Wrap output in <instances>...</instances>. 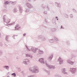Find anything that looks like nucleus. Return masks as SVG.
<instances>
[{"instance_id": "f257e3e1", "label": "nucleus", "mask_w": 77, "mask_h": 77, "mask_svg": "<svg viewBox=\"0 0 77 77\" xmlns=\"http://www.w3.org/2000/svg\"><path fill=\"white\" fill-rule=\"evenodd\" d=\"M29 70L30 72L32 73H38L39 72V68L36 66H34L31 67L29 69Z\"/></svg>"}, {"instance_id": "f03ea898", "label": "nucleus", "mask_w": 77, "mask_h": 77, "mask_svg": "<svg viewBox=\"0 0 77 77\" xmlns=\"http://www.w3.org/2000/svg\"><path fill=\"white\" fill-rule=\"evenodd\" d=\"M77 71V69L75 68H70L69 69V72H71L72 74H74Z\"/></svg>"}, {"instance_id": "7ed1b4c3", "label": "nucleus", "mask_w": 77, "mask_h": 77, "mask_svg": "<svg viewBox=\"0 0 77 77\" xmlns=\"http://www.w3.org/2000/svg\"><path fill=\"white\" fill-rule=\"evenodd\" d=\"M45 65H46L47 66L48 68H50V69H53L55 68V67L53 66H51L48 65V64L47 63V61H45Z\"/></svg>"}, {"instance_id": "20e7f679", "label": "nucleus", "mask_w": 77, "mask_h": 77, "mask_svg": "<svg viewBox=\"0 0 77 77\" xmlns=\"http://www.w3.org/2000/svg\"><path fill=\"white\" fill-rule=\"evenodd\" d=\"M38 38L39 39H41L42 41H45V38L42 35H40L38 36Z\"/></svg>"}, {"instance_id": "39448f33", "label": "nucleus", "mask_w": 77, "mask_h": 77, "mask_svg": "<svg viewBox=\"0 0 77 77\" xmlns=\"http://www.w3.org/2000/svg\"><path fill=\"white\" fill-rule=\"evenodd\" d=\"M57 62H59V63H60V65L62 64L63 62V60L62 58H61L60 57L58 59Z\"/></svg>"}, {"instance_id": "423d86ee", "label": "nucleus", "mask_w": 77, "mask_h": 77, "mask_svg": "<svg viewBox=\"0 0 77 77\" xmlns=\"http://www.w3.org/2000/svg\"><path fill=\"white\" fill-rule=\"evenodd\" d=\"M26 6L27 8L29 9H32V8H33V5L29 3H27L26 4Z\"/></svg>"}, {"instance_id": "0eeeda50", "label": "nucleus", "mask_w": 77, "mask_h": 77, "mask_svg": "<svg viewBox=\"0 0 77 77\" xmlns=\"http://www.w3.org/2000/svg\"><path fill=\"white\" fill-rule=\"evenodd\" d=\"M55 5L57 8H60L62 6L60 3H57V2H55Z\"/></svg>"}, {"instance_id": "6e6552de", "label": "nucleus", "mask_w": 77, "mask_h": 77, "mask_svg": "<svg viewBox=\"0 0 77 77\" xmlns=\"http://www.w3.org/2000/svg\"><path fill=\"white\" fill-rule=\"evenodd\" d=\"M38 62H39L40 63H43V64H45V62H44V59L43 58H40L38 60Z\"/></svg>"}, {"instance_id": "1a4fd4ad", "label": "nucleus", "mask_w": 77, "mask_h": 77, "mask_svg": "<svg viewBox=\"0 0 77 77\" xmlns=\"http://www.w3.org/2000/svg\"><path fill=\"white\" fill-rule=\"evenodd\" d=\"M38 50V49H37L36 48H35L33 47H32L31 48V51H32L33 52V53H35L36 51V50Z\"/></svg>"}, {"instance_id": "9d476101", "label": "nucleus", "mask_w": 77, "mask_h": 77, "mask_svg": "<svg viewBox=\"0 0 77 77\" xmlns=\"http://www.w3.org/2000/svg\"><path fill=\"white\" fill-rule=\"evenodd\" d=\"M15 30H18L19 29H20V26L19 24H17L15 27Z\"/></svg>"}, {"instance_id": "9b49d317", "label": "nucleus", "mask_w": 77, "mask_h": 77, "mask_svg": "<svg viewBox=\"0 0 77 77\" xmlns=\"http://www.w3.org/2000/svg\"><path fill=\"white\" fill-rule=\"evenodd\" d=\"M67 63L69 64H70V65H73V64H74V62L71 61L70 60H67Z\"/></svg>"}, {"instance_id": "f8f14e48", "label": "nucleus", "mask_w": 77, "mask_h": 77, "mask_svg": "<svg viewBox=\"0 0 77 77\" xmlns=\"http://www.w3.org/2000/svg\"><path fill=\"white\" fill-rule=\"evenodd\" d=\"M62 73L64 74H67V72H66V69H65V68H63V69H62Z\"/></svg>"}, {"instance_id": "ddd939ff", "label": "nucleus", "mask_w": 77, "mask_h": 77, "mask_svg": "<svg viewBox=\"0 0 77 77\" xmlns=\"http://www.w3.org/2000/svg\"><path fill=\"white\" fill-rule=\"evenodd\" d=\"M19 11L20 12V13H22L23 12V8L21 6H20L19 7Z\"/></svg>"}, {"instance_id": "4468645a", "label": "nucleus", "mask_w": 77, "mask_h": 77, "mask_svg": "<svg viewBox=\"0 0 77 77\" xmlns=\"http://www.w3.org/2000/svg\"><path fill=\"white\" fill-rule=\"evenodd\" d=\"M38 53L40 54H42L44 53V51H43L41 50L40 49L38 50Z\"/></svg>"}, {"instance_id": "2eb2a0df", "label": "nucleus", "mask_w": 77, "mask_h": 77, "mask_svg": "<svg viewBox=\"0 0 77 77\" xmlns=\"http://www.w3.org/2000/svg\"><path fill=\"white\" fill-rule=\"evenodd\" d=\"M3 68L8 70H9V67L8 66H3Z\"/></svg>"}, {"instance_id": "dca6fc26", "label": "nucleus", "mask_w": 77, "mask_h": 77, "mask_svg": "<svg viewBox=\"0 0 77 77\" xmlns=\"http://www.w3.org/2000/svg\"><path fill=\"white\" fill-rule=\"evenodd\" d=\"M53 55H51L49 56V57H48V60H51V59H53Z\"/></svg>"}, {"instance_id": "f3484780", "label": "nucleus", "mask_w": 77, "mask_h": 77, "mask_svg": "<svg viewBox=\"0 0 77 77\" xmlns=\"http://www.w3.org/2000/svg\"><path fill=\"white\" fill-rule=\"evenodd\" d=\"M26 57H29L30 58H32L33 56L32 55H30V54H26Z\"/></svg>"}, {"instance_id": "a211bd4d", "label": "nucleus", "mask_w": 77, "mask_h": 77, "mask_svg": "<svg viewBox=\"0 0 77 77\" xmlns=\"http://www.w3.org/2000/svg\"><path fill=\"white\" fill-rule=\"evenodd\" d=\"M8 39H9V36L7 35L5 37V39L6 41V42H9V41H8Z\"/></svg>"}, {"instance_id": "6ab92c4d", "label": "nucleus", "mask_w": 77, "mask_h": 77, "mask_svg": "<svg viewBox=\"0 0 77 77\" xmlns=\"http://www.w3.org/2000/svg\"><path fill=\"white\" fill-rule=\"evenodd\" d=\"M46 4H42V7L43 8H45L46 7Z\"/></svg>"}, {"instance_id": "aec40b11", "label": "nucleus", "mask_w": 77, "mask_h": 77, "mask_svg": "<svg viewBox=\"0 0 77 77\" xmlns=\"http://www.w3.org/2000/svg\"><path fill=\"white\" fill-rule=\"evenodd\" d=\"M57 29L56 28H52L51 29V31L52 32H56Z\"/></svg>"}, {"instance_id": "412c9836", "label": "nucleus", "mask_w": 77, "mask_h": 77, "mask_svg": "<svg viewBox=\"0 0 77 77\" xmlns=\"http://www.w3.org/2000/svg\"><path fill=\"white\" fill-rule=\"evenodd\" d=\"M30 12V9L28 8H26L25 10V12Z\"/></svg>"}, {"instance_id": "4be33fe9", "label": "nucleus", "mask_w": 77, "mask_h": 77, "mask_svg": "<svg viewBox=\"0 0 77 77\" xmlns=\"http://www.w3.org/2000/svg\"><path fill=\"white\" fill-rule=\"evenodd\" d=\"M13 11L15 13L16 12H17V11H18V10H17V8H14L13 9Z\"/></svg>"}, {"instance_id": "5701e85b", "label": "nucleus", "mask_w": 77, "mask_h": 77, "mask_svg": "<svg viewBox=\"0 0 77 77\" xmlns=\"http://www.w3.org/2000/svg\"><path fill=\"white\" fill-rule=\"evenodd\" d=\"M23 63H24L25 65H27V63L26 62V61H25L24 59H23Z\"/></svg>"}, {"instance_id": "b1692460", "label": "nucleus", "mask_w": 77, "mask_h": 77, "mask_svg": "<svg viewBox=\"0 0 77 77\" xmlns=\"http://www.w3.org/2000/svg\"><path fill=\"white\" fill-rule=\"evenodd\" d=\"M49 41L51 43H53L54 42V40L53 39H51L49 40Z\"/></svg>"}, {"instance_id": "393cba45", "label": "nucleus", "mask_w": 77, "mask_h": 77, "mask_svg": "<svg viewBox=\"0 0 77 77\" xmlns=\"http://www.w3.org/2000/svg\"><path fill=\"white\" fill-rule=\"evenodd\" d=\"M24 60H25L26 62L27 63V62H30V60H29L27 59H24Z\"/></svg>"}, {"instance_id": "a878e982", "label": "nucleus", "mask_w": 77, "mask_h": 77, "mask_svg": "<svg viewBox=\"0 0 77 77\" xmlns=\"http://www.w3.org/2000/svg\"><path fill=\"white\" fill-rule=\"evenodd\" d=\"M11 75H12V76H13V77H16V74L15 73H12L11 74Z\"/></svg>"}, {"instance_id": "bb28decb", "label": "nucleus", "mask_w": 77, "mask_h": 77, "mask_svg": "<svg viewBox=\"0 0 77 77\" xmlns=\"http://www.w3.org/2000/svg\"><path fill=\"white\" fill-rule=\"evenodd\" d=\"M64 15L66 18H68V15L66 14H64Z\"/></svg>"}, {"instance_id": "cd10ccee", "label": "nucleus", "mask_w": 77, "mask_h": 77, "mask_svg": "<svg viewBox=\"0 0 77 77\" xmlns=\"http://www.w3.org/2000/svg\"><path fill=\"white\" fill-rule=\"evenodd\" d=\"M15 24V22H14L13 23H11L10 24H8L9 25H10V26H12L13 25H14Z\"/></svg>"}, {"instance_id": "c85d7f7f", "label": "nucleus", "mask_w": 77, "mask_h": 77, "mask_svg": "<svg viewBox=\"0 0 77 77\" xmlns=\"http://www.w3.org/2000/svg\"><path fill=\"white\" fill-rule=\"evenodd\" d=\"M9 2H8V1H6L5 3V5H9Z\"/></svg>"}, {"instance_id": "c756f323", "label": "nucleus", "mask_w": 77, "mask_h": 77, "mask_svg": "<svg viewBox=\"0 0 77 77\" xmlns=\"http://www.w3.org/2000/svg\"><path fill=\"white\" fill-rule=\"evenodd\" d=\"M54 39L57 41H59V40H58L57 38H56V37H54Z\"/></svg>"}, {"instance_id": "7c9ffc66", "label": "nucleus", "mask_w": 77, "mask_h": 77, "mask_svg": "<svg viewBox=\"0 0 77 77\" xmlns=\"http://www.w3.org/2000/svg\"><path fill=\"white\" fill-rule=\"evenodd\" d=\"M45 72H48V74H50V71L48 70H45Z\"/></svg>"}, {"instance_id": "2f4dec72", "label": "nucleus", "mask_w": 77, "mask_h": 77, "mask_svg": "<svg viewBox=\"0 0 77 77\" xmlns=\"http://www.w3.org/2000/svg\"><path fill=\"white\" fill-rule=\"evenodd\" d=\"M46 10L47 11H49V10H50V9H49V8H48V6H47L46 7Z\"/></svg>"}, {"instance_id": "473e14b6", "label": "nucleus", "mask_w": 77, "mask_h": 77, "mask_svg": "<svg viewBox=\"0 0 77 77\" xmlns=\"http://www.w3.org/2000/svg\"><path fill=\"white\" fill-rule=\"evenodd\" d=\"M26 48L27 50H29V51H30V49H29V48L28 47H27V46L26 45Z\"/></svg>"}, {"instance_id": "72a5a7b5", "label": "nucleus", "mask_w": 77, "mask_h": 77, "mask_svg": "<svg viewBox=\"0 0 77 77\" xmlns=\"http://www.w3.org/2000/svg\"><path fill=\"white\" fill-rule=\"evenodd\" d=\"M66 44L68 45H70V43H69V42H66Z\"/></svg>"}, {"instance_id": "f704fd0d", "label": "nucleus", "mask_w": 77, "mask_h": 77, "mask_svg": "<svg viewBox=\"0 0 77 77\" xmlns=\"http://www.w3.org/2000/svg\"><path fill=\"white\" fill-rule=\"evenodd\" d=\"M2 54L3 52H2V51H0V56L2 55Z\"/></svg>"}, {"instance_id": "c9c22d12", "label": "nucleus", "mask_w": 77, "mask_h": 77, "mask_svg": "<svg viewBox=\"0 0 77 77\" xmlns=\"http://www.w3.org/2000/svg\"><path fill=\"white\" fill-rule=\"evenodd\" d=\"M43 14H47V11H45L44 12H43Z\"/></svg>"}, {"instance_id": "e433bc0d", "label": "nucleus", "mask_w": 77, "mask_h": 77, "mask_svg": "<svg viewBox=\"0 0 77 77\" xmlns=\"http://www.w3.org/2000/svg\"><path fill=\"white\" fill-rule=\"evenodd\" d=\"M70 18H73V16H72V14H71L70 15Z\"/></svg>"}, {"instance_id": "4c0bfd02", "label": "nucleus", "mask_w": 77, "mask_h": 77, "mask_svg": "<svg viewBox=\"0 0 77 77\" xmlns=\"http://www.w3.org/2000/svg\"><path fill=\"white\" fill-rule=\"evenodd\" d=\"M60 29H64V27H63V26H62V25H61V28H60Z\"/></svg>"}, {"instance_id": "58836bf2", "label": "nucleus", "mask_w": 77, "mask_h": 77, "mask_svg": "<svg viewBox=\"0 0 77 77\" xmlns=\"http://www.w3.org/2000/svg\"><path fill=\"white\" fill-rule=\"evenodd\" d=\"M28 77H34V75H32L30 76H28Z\"/></svg>"}, {"instance_id": "ea45409f", "label": "nucleus", "mask_w": 77, "mask_h": 77, "mask_svg": "<svg viewBox=\"0 0 77 77\" xmlns=\"http://www.w3.org/2000/svg\"><path fill=\"white\" fill-rule=\"evenodd\" d=\"M15 35H13V36L12 37V38H13V39H15Z\"/></svg>"}, {"instance_id": "a19ab883", "label": "nucleus", "mask_w": 77, "mask_h": 77, "mask_svg": "<svg viewBox=\"0 0 77 77\" xmlns=\"http://www.w3.org/2000/svg\"><path fill=\"white\" fill-rule=\"evenodd\" d=\"M8 21H9L8 22H7V23H10V22L11 21V19H8Z\"/></svg>"}, {"instance_id": "79ce46f5", "label": "nucleus", "mask_w": 77, "mask_h": 77, "mask_svg": "<svg viewBox=\"0 0 77 77\" xmlns=\"http://www.w3.org/2000/svg\"><path fill=\"white\" fill-rule=\"evenodd\" d=\"M5 17H4V18H3V19L4 22H5V21L6 20L5 19Z\"/></svg>"}, {"instance_id": "37998d69", "label": "nucleus", "mask_w": 77, "mask_h": 77, "mask_svg": "<svg viewBox=\"0 0 77 77\" xmlns=\"http://www.w3.org/2000/svg\"><path fill=\"white\" fill-rule=\"evenodd\" d=\"M54 77H59V75H54Z\"/></svg>"}, {"instance_id": "c03bdc74", "label": "nucleus", "mask_w": 77, "mask_h": 77, "mask_svg": "<svg viewBox=\"0 0 77 77\" xmlns=\"http://www.w3.org/2000/svg\"><path fill=\"white\" fill-rule=\"evenodd\" d=\"M72 10L74 12H76V11L75 10V9H72Z\"/></svg>"}, {"instance_id": "a18cd8bd", "label": "nucleus", "mask_w": 77, "mask_h": 77, "mask_svg": "<svg viewBox=\"0 0 77 77\" xmlns=\"http://www.w3.org/2000/svg\"><path fill=\"white\" fill-rule=\"evenodd\" d=\"M50 4H51V5H53V2H50Z\"/></svg>"}, {"instance_id": "49530a36", "label": "nucleus", "mask_w": 77, "mask_h": 77, "mask_svg": "<svg viewBox=\"0 0 77 77\" xmlns=\"http://www.w3.org/2000/svg\"><path fill=\"white\" fill-rule=\"evenodd\" d=\"M26 33H25L23 34V36H26Z\"/></svg>"}, {"instance_id": "de8ad7c7", "label": "nucleus", "mask_w": 77, "mask_h": 77, "mask_svg": "<svg viewBox=\"0 0 77 77\" xmlns=\"http://www.w3.org/2000/svg\"><path fill=\"white\" fill-rule=\"evenodd\" d=\"M45 22H46V23H47L48 20L47 19H45Z\"/></svg>"}, {"instance_id": "09e8293b", "label": "nucleus", "mask_w": 77, "mask_h": 77, "mask_svg": "<svg viewBox=\"0 0 77 77\" xmlns=\"http://www.w3.org/2000/svg\"><path fill=\"white\" fill-rule=\"evenodd\" d=\"M0 45H1V46H3V45L2 44V43H0Z\"/></svg>"}, {"instance_id": "8fccbe9b", "label": "nucleus", "mask_w": 77, "mask_h": 77, "mask_svg": "<svg viewBox=\"0 0 77 77\" xmlns=\"http://www.w3.org/2000/svg\"><path fill=\"white\" fill-rule=\"evenodd\" d=\"M10 73V72H8V73L7 74V75H8Z\"/></svg>"}, {"instance_id": "3c124183", "label": "nucleus", "mask_w": 77, "mask_h": 77, "mask_svg": "<svg viewBox=\"0 0 77 77\" xmlns=\"http://www.w3.org/2000/svg\"><path fill=\"white\" fill-rule=\"evenodd\" d=\"M28 2H31L32 1V0H28Z\"/></svg>"}, {"instance_id": "603ef678", "label": "nucleus", "mask_w": 77, "mask_h": 77, "mask_svg": "<svg viewBox=\"0 0 77 77\" xmlns=\"http://www.w3.org/2000/svg\"><path fill=\"white\" fill-rule=\"evenodd\" d=\"M17 68L18 69H20V68L19 67Z\"/></svg>"}, {"instance_id": "864d4df0", "label": "nucleus", "mask_w": 77, "mask_h": 77, "mask_svg": "<svg viewBox=\"0 0 77 77\" xmlns=\"http://www.w3.org/2000/svg\"><path fill=\"white\" fill-rule=\"evenodd\" d=\"M1 33H0V38H1Z\"/></svg>"}, {"instance_id": "5fc2aeb1", "label": "nucleus", "mask_w": 77, "mask_h": 77, "mask_svg": "<svg viewBox=\"0 0 77 77\" xmlns=\"http://www.w3.org/2000/svg\"><path fill=\"white\" fill-rule=\"evenodd\" d=\"M19 71H21V69H19Z\"/></svg>"}, {"instance_id": "6e6d98bb", "label": "nucleus", "mask_w": 77, "mask_h": 77, "mask_svg": "<svg viewBox=\"0 0 77 77\" xmlns=\"http://www.w3.org/2000/svg\"><path fill=\"white\" fill-rule=\"evenodd\" d=\"M58 18V17H55V18Z\"/></svg>"}, {"instance_id": "4d7b16f0", "label": "nucleus", "mask_w": 77, "mask_h": 77, "mask_svg": "<svg viewBox=\"0 0 77 77\" xmlns=\"http://www.w3.org/2000/svg\"><path fill=\"white\" fill-rule=\"evenodd\" d=\"M33 2H35L36 1V0H33Z\"/></svg>"}, {"instance_id": "13d9d810", "label": "nucleus", "mask_w": 77, "mask_h": 77, "mask_svg": "<svg viewBox=\"0 0 77 77\" xmlns=\"http://www.w3.org/2000/svg\"><path fill=\"white\" fill-rule=\"evenodd\" d=\"M7 77H10V76L8 75V76H7Z\"/></svg>"}, {"instance_id": "bf43d9fd", "label": "nucleus", "mask_w": 77, "mask_h": 77, "mask_svg": "<svg viewBox=\"0 0 77 77\" xmlns=\"http://www.w3.org/2000/svg\"><path fill=\"white\" fill-rule=\"evenodd\" d=\"M5 45L6 47H8V46L6 45Z\"/></svg>"}, {"instance_id": "052dcab7", "label": "nucleus", "mask_w": 77, "mask_h": 77, "mask_svg": "<svg viewBox=\"0 0 77 77\" xmlns=\"http://www.w3.org/2000/svg\"><path fill=\"white\" fill-rule=\"evenodd\" d=\"M57 20H59V19L57 18Z\"/></svg>"}, {"instance_id": "680f3d73", "label": "nucleus", "mask_w": 77, "mask_h": 77, "mask_svg": "<svg viewBox=\"0 0 77 77\" xmlns=\"http://www.w3.org/2000/svg\"><path fill=\"white\" fill-rule=\"evenodd\" d=\"M5 16H6V15H5L4 16V17H5Z\"/></svg>"}, {"instance_id": "e2e57ef3", "label": "nucleus", "mask_w": 77, "mask_h": 77, "mask_svg": "<svg viewBox=\"0 0 77 77\" xmlns=\"http://www.w3.org/2000/svg\"><path fill=\"white\" fill-rule=\"evenodd\" d=\"M42 1H44L45 0H42Z\"/></svg>"}]
</instances>
